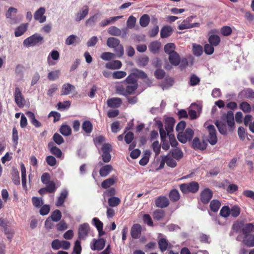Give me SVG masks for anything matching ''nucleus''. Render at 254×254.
<instances>
[{
	"label": "nucleus",
	"mask_w": 254,
	"mask_h": 254,
	"mask_svg": "<svg viewBox=\"0 0 254 254\" xmlns=\"http://www.w3.org/2000/svg\"><path fill=\"white\" fill-rule=\"evenodd\" d=\"M173 79L171 77H167L165 79L164 82L161 84V86L162 87L163 90H164L172 86L173 85Z\"/></svg>",
	"instance_id": "obj_45"
},
{
	"label": "nucleus",
	"mask_w": 254,
	"mask_h": 254,
	"mask_svg": "<svg viewBox=\"0 0 254 254\" xmlns=\"http://www.w3.org/2000/svg\"><path fill=\"white\" fill-rule=\"evenodd\" d=\"M180 188L181 191L184 193L190 192L195 193L198 190L199 185L196 182H191L190 183L182 184Z\"/></svg>",
	"instance_id": "obj_2"
},
{
	"label": "nucleus",
	"mask_w": 254,
	"mask_h": 254,
	"mask_svg": "<svg viewBox=\"0 0 254 254\" xmlns=\"http://www.w3.org/2000/svg\"><path fill=\"white\" fill-rule=\"evenodd\" d=\"M141 232V227L139 224H136L133 225L131 229L130 234L134 239L138 238Z\"/></svg>",
	"instance_id": "obj_18"
},
{
	"label": "nucleus",
	"mask_w": 254,
	"mask_h": 254,
	"mask_svg": "<svg viewBox=\"0 0 254 254\" xmlns=\"http://www.w3.org/2000/svg\"><path fill=\"white\" fill-rule=\"evenodd\" d=\"M60 132L64 136H68L71 132V128L66 125H63L60 128Z\"/></svg>",
	"instance_id": "obj_49"
},
{
	"label": "nucleus",
	"mask_w": 254,
	"mask_h": 254,
	"mask_svg": "<svg viewBox=\"0 0 254 254\" xmlns=\"http://www.w3.org/2000/svg\"><path fill=\"white\" fill-rule=\"evenodd\" d=\"M158 245L162 252L166 251L168 246V241L165 238H161L158 241Z\"/></svg>",
	"instance_id": "obj_46"
},
{
	"label": "nucleus",
	"mask_w": 254,
	"mask_h": 254,
	"mask_svg": "<svg viewBox=\"0 0 254 254\" xmlns=\"http://www.w3.org/2000/svg\"><path fill=\"white\" fill-rule=\"evenodd\" d=\"M14 96V100L16 105L19 108L23 107L25 105V101L19 87H17L15 88Z\"/></svg>",
	"instance_id": "obj_6"
},
{
	"label": "nucleus",
	"mask_w": 254,
	"mask_h": 254,
	"mask_svg": "<svg viewBox=\"0 0 254 254\" xmlns=\"http://www.w3.org/2000/svg\"><path fill=\"white\" fill-rule=\"evenodd\" d=\"M242 231L244 236L250 235V233L254 232V225L252 223L246 224L243 228Z\"/></svg>",
	"instance_id": "obj_33"
},
{
	"label": "nucleus",
	"mask_w": 254,
	"mask_h": 254,
	"mask_svg": "<svg viewBox=\"0 0 254 254\" xmlns=\"http://www.w3.org/2000/svg\"><path fill=\"white\" fill-rule=\"evenodd\" d=\"M116 181V178L112 177L104 181L101 184V186L103 188L107 189L113 185Z\"/></svg>",
	"instance_id": "obj_30"
},
{
	"label": "nucleus",
	"mask_w": 254,
	"mask_h": 254,
	"mask_svg": "<svg viewBox=\"0 0 254 254\" xmlns=\"http://www.w3.org/2000/svg\"><path fill=\"white\" fill-rule=\"evenodd\" d=\"M165 159H166V163L169 167L174 168L176 166L177 163L173 159L168 156H165Z\"/></svg>",
	"instance_id": "obj_62"
},
{
	"label": "nucleus",
	"mask_w": 254,
	"mask_h": 254,
	"mask_svg": "<svg viewBox=\"0 0 254 254\" xmlns=\"http://www.w3.org/2000/svg\"><path fill=\"white\" fill-rule=\"evenodd\" d=\"M21 171V179L22 184L23 187H25L26 186V170L23 163L20 164Z\"/></svg>",
	"instance_id": "obj_43"
},
{
	"label": "nucleus",
	"mask_w": 254,
	"mask_h": 254,
	"mask_svg": "<svg viewBox=\"0 0 254 254\" xmlns=\"http://www.w3.org/2000/svg\"><path fill=\"white\" fill-rule=\"evenodd\" d=\"M164 216V212L162 210H156L153 213V218L155 219L159 220Z\"/></svg>",
	"instance_id": "obj_61"
},
{
	"label": "nucleus",
	"mask_w": 254,
	"mask_h": 254,
	"mask_svg": "<svg viewBox=\"0 0 254 254\" xmlns=\"http://www.w3.org/2000/svg\"><path fill=\"white\" fill-rule=\"evenodd\" d=\"M43 40V37L39 34H35L23 41V45L26 47H33L41 42Z\"/></svg>",
	"instance_id": "obj_1"
},
{
	"label": "nucleus",
	"mask_w": 254,
	"mask_h": 254,
	"mask_svg": "<svg viewBox=\"0 0 254 254\" xmlns=\"http://www.w3.org/2000/svg\"><path fill=\"white\" fill-rule=\"evenodd\" d=\"M53 143L50 142L48 144V147L52 154L55 155L57 157L60 158L62 155L61 150L56 146H53Z\"/></svg>",
	"instance_id": "obj_28"
},
{
	"label": "nucleus",
	"mask_w": 254,
	"mask_h": 254,
	"mask_svg": "<svg viewBox=\"0 0 254 254\" xmlns=\"http://www.w3.org/2000/svg\"><path fill=\"white\" fill-rule=\"evenodd\" d=\"M207 144L204 141H201L197 137H195L192 141V147L195 149L204 150L206 148Z\"/></svg>",
	"instance_id": "obj_14"
},
{
	"label": "nucleus",
	"mask_w": 254,
	"mask_h": 254,
	"mask_svg": "<svg viewBox=\"0 0 254 254\" xmlns=\"http://www.w3.org/2000/svg\"><path fill=\"white\" fill-rule=\"evenodd\" d=\"M192 50L193 54L196 57L201 56L203 53L202 47L200 45L196 44L192 45Z\"/></svg>",
	"instance_id": "obj_38"
},
{
	"label": "nucleus",
	"mask_w": 254,
	"mask_h": 254,
	"mask_svg": "<svg viewBox=\"0 0 254 254\" xmlns=\"http://www.w3.org/2000/svg\"><path fill=\"white\" fill-rule=\"evenodd\" d=\"M173 31L172 27L170 26H165L161 29L160 36L162 38H166L171 35Z\"/></svg>",
	"instance_id": "obj_20"
},
{
	"label": "nucleus",
	"mask_w": 254,
	"mask_h": 254,
	"mask_svg": "<svg viewBox=\"0 0 254 254\" xmlns=\"http://www.w3.org/2000/svg\"><path fill=\"white\" fill-rule=\"evenodd\" d=\"M12 179L15 185H18L20 184L19 174L17 169H13L12 172Z\"/></svg>",
	"instance_id": "obj_41"
},
{
	"label": "nucleus",
	"mask_w": 254,
	"mask_h": 254,
	"mask_svg": "<svg viewBox=\"0 0 254 254\" xmlns=\"http://www.w3.org/2000/svg\"><path fill=\"white\" fill-rule=\"evenodd\" d=\"M169 197L172 201H177L180 198V194L178 191L176 190H172L170 192Z\"/></svg>",
	"instance_id": "obj_55"
},
{
	"label": "nucleus",
	"mask_w": 254,
	"mask_h": 254,
	"mask_svg": "<svg viewBox=\"0 0 254 254\" xmlns=\"http://www.w3.org/2000/svg\"><path fill=\"white\" fill-rule=\"evenodd\" d=\"M28 28V24H22L18 27L15 31V36L16 37H19L22 35L27 30Z\"/></svg>",
	"instance_id": "obj_29"
},
{
	"label": "nucleus",
	"mask_w": 254,
	"mask_h": 254,
	"mask_svg": "<svg viewBox=\"0 0 254 254\" xmlns=\"http://www.w3.org/2000/svg\"><path fill=\"white\" fill-rule=\"evenodd\" d=\"M103 154L102 155V160L105 163L109 162L111 158L110 152L111 151V146L110 144L106 143L103 145L102 147Z\"/></svg>",
	"instance_id": "obj_8"
},
{
	"label": "nucleus",
	"mask_w": 254,
	"mask_h": 254,
	"mask_svg": "<svg viewBox=\"0 0 254 254\" xmlns=\"http://www.w3.org/2000/svg\"><path fill=\"white\" fill-rule=\"evenodd\" d=\"M201 110V107L196 104H192L189 110V115L190 119H194L197 118L196 112Z\"/></svg>",
	"instance_id": "obj_15"
},
{
	"label": "nucleus",
	"mask_w": 254,
	"mask_h": 254,
	"mask_svg": "<svg viewBox=\"0 0 254 254\" xmlns=\"http://www.w3.org/2000/svg\"><path fill=\"white\" fill-rule=\"evenodd\" d=\"M137 79V77L135 75L134 72H133V71L132 70L131 72L127 77L125 81L128 84L137 83V82H136Z\"/></svg>",
	"instance_id": "obj_51"
},
{
	"label": "nucleus",
	"mask_w": 254,
	"mask_h": 254,
	"mask_svg": "<svg viewBox=\"0 0 254 254\" xmlns=\"http://www.w3.org/2000/svg\"><path fill=\"white\" fill-rule=\"evenodd\" d=\"M212 196V191L209 189H206L201 193V200L203 203H207Z\"/></svg>",
	"instance_id": "obj_16"
},
{
	"label": "nucleus",
	"mask_w": 254,
	"mask_h": 254,
	"mask_svg": "<svg viewBox=\"0 0 254 254\" xmlns=\"http://www.w3.org/2000/svg\"><path fill=\"white\" fill-rule=\"evenodd\" d=\"M126 75V72L121 70L115 71L112 74L113 77L114 79H121L125 77Z\"/></svg>",
	"instance_id": "obj_57"
},
{
	"label": "nucleus",
	"mask_w": 254,
	"mask_h": 254,
	"mask_svg": "<svg viewBox=\"0 0 254 254\" xmlns=\"http://www.w3.org/2000/svg\"><path fill=\"white\" fill-rule=\"evenodd\" d=\"M155 204L158 207L164 208L168 206L169 201L167 197L160 196L155 200Z\"/></svg>",
	"instance_id": "obj_13"
},
{
	"label": "nucleus",
	"mask_w": 254,
	"mask_h": 254,
	"mask_svg": "<svg viewBox=\"0 0 254 254\" xmlns=\"http://www.w3.org/2000/svg\"><path fill=\"white\" fill-rule=\"evenodd\" d=\"M75 89V87L69 84H64L62 88V95H67L70 94V92Z\"/></svg>",
	"instance_id": "obj_24"
},
{
	"label": "nucleus",
	"mask_w": 254,
	"mask_h": 254,
	"mask_svg": "<svg viewBox=\"0 0 254 254\" xmlns=\"http://www.w3.org/2000/svg\"><path fill=\"white\" fill-rule=\"evenodd\" d=\"M122 104V100L119 98H112L107 100V105L111 108H118Z\"/></svg>",
	"instance_id": "obj_21"
},
{
	"label": "nucleus",
	"mask_w": 254,
	"mask_h": 254,
	"mask_svg": "<svg viewBox=\"0 0 254 254\" xmlns=\"http://www.w3.org/2000/svg\"><path fill=\"white\" fill-rule=\"evenodd\" d=\"M215 125L217 127L219 131L222 134H227V127L226 124L222 121H217Z\"/></svg>",
	"instance_id": "obj_32"
},
{
	"label": "nucleus",
	"mask_w": 254,
	"mask_h": 254,
	"mask_svg": "<svg viewBox=\"0 0 254 254\" xmlns=\"http://www.w3.org/2000/svg\"><path fill=\"white\" fill-rule=\"evenodd\" d=\"M221 33L224 36H228L232 33V29L229 26H223L220 30Z\"/></svg>",
	"instance_id": "obj_63"
},
{
	"label": "nucleus",
	"mask_w": 254,
	"mask_h": 254,
	"mask_svg": "<svg viewBox=\"0 0 254 254\" xmlns=\"http://www.w3.org/2000/svg\"><path fill=\"white\" fill-rule=\"evenodd\" d=\"M92 224L94 225L97 228L98 231L99 236L100 237L103 235L105 234V232L103 229V224L101 221H100V220L98 218L96 217L93 218Z\"/></svg>",
	"instance_id": "obj_17"
},
{
	"label": "nucleus",
	"mask_w": 254,
	"mask_h": 254,
	"mask_svg": "<svg viewBox=\"0 0 254 254\" xmlns=\"http://www.w3.org/2000/svg\"><path fill=\"white\" fill-rule=\"evenodd\" d=\"M240 108L244 112L249 113L252 111L251 105L247 102H242L240 105Z\"/></svg>",
	"instance_id": "obj_47"
},
{
	"label": "nucleus",
	"mask_w": 254,
	"mask_h": 254,
	"mask_svg": "<svg viewBox=\"0 0 254 254\" xmlns=\"http://www.w3.org/2000/svg\"><path fill=\"white\" fill-rule=\"evenodd\" d=\"M112 166L110 165L103 166L100 170L99 174L101 177H106L112 170Z\"/></svg>",
	"instance_id": "obj_26"
},
{
	"label": "nucleus",
	"mask_w": 254,
	"mask_h": 254,
	"mask_svg": "<svg viewBox=\"0 0 254 254\" xmlns=\"http://www.w3.org/2000/svg\"><path fill=\"white\" fill-rule=\"evenodd\" d=\"M62 217V213L61 211L59 210H56L54 211L51 216L49 217L50 219H51L53 221L58 222L59 221Z\"/></svg>",
	"instance_id": "obj_50"
},
{
	"label": "nucleus",
	"mask_w": 254,
	"mask_h": 254,
	"mask_svg": "<svg viewBox=\"0 0 254 254\" xmlns=\"http://www.w3.org/2000/svg\"><path fill=\"white\" fill-rule=\"evenodd\" d=\"M161 47V43L158 41H154L150 43L149 48L150 51L153 53H157L159 52Z\"/></svg>",
	"instance_id": "obj_36"
},
{
	"label": "nucleus",
	"mask_w": 254,
	"mask_h": 254,
	"mask_svg": "<svg viewBox=\"0 0 254 254\" xmlns=\"http://www.w3.org/2000/svg\"><path fill=\"white\" fill-rule=\"evenodd\" d=\"M120 44V41L114 37L109 38L107 41V45L109 47L115 48L119 44Z\"/></svg>",
	"instance_id": "obj_35"
},
{
	"label": "nucleus",
	"mask_w": 254,
	"mask_h": 254,
	"mask_svg": "<svg viewBox=\"0 0 254 254\" xmlns=\"http://www.w3.org/2000/svg\"><path fill=\"white\" fill-rule=\"evenodd\" d=\"M220 214L224 217H227L230 215V210L228 206H223L220 211Z\"/></svg>",
	"instance_id": "obj_59"
},
{
	"label": "nucleus",
	"mask_w": 254,
	"mask_h": 254,
	"mask_svg": "<svg viewBox=\"0 0 254 254\" xmlns=\"http://www.w3.org/2000/svg\"><path fill=\"white\" fill-rule=\"evenodd\" d=\"M175 123V120L173 118L168 117L165 119V127L168 134L173 130Z\"/></svg>",
	"instance_id": "obj_12"
},
{
	"label": "nucleus",
	"mask_w": 254,
	"mask_h": 254,
	"mask_svg": "<svg viewBox=\"0 0 254 254\" xmlns=\"http://www.w3.org/2000/svg\"><path fill=\"white\" fill-rule=\"evenodd\" d=\"M243 243L248 247H254V235L245 236Z\"/></svg>",
	"instance_id": "obj_31"
},
{
	"label": "nucleus",
	"mask_w": 254,
	"mask_h": 254,
	"mask_svg": "<svg viewBox=\"0 0 254 254\" xmlns=\"http://www.w3.org/2000/svg\"><path fill=\"white\" fill-rule=\"evenodd\" d=\"M221 206V203L219 201L213 199L210 203V208L213 212H217Z\"/></svg>",
	"instance_id": "obj_42"
},
{
	"label": "nucleus",
	"mask_w": 254,
	"mask_h": 254,
	"mask_svg": "<svg viewBox=\"0 0 254 254\" xmlns=\"http://www.w3.org/2000/svg\"><path fill=\"white\" fill-rule=\"evenodd\" d=\"M68 191L66 189L63 190L62 191L60 196L58 197L56 202V205L57 206H62L64 204L65 198L68 195Z\"/></svg>",
	"instance_id": "obj_22"
},
{
	"label": "nucleus",
	"mask_w": 254,
	"mask_h": 254,
	"mask_svg": "<svg viewBox=\"0 0 254 254\" xmlns=\"http://www.w3.org/2000/svg\"><path fill=\"white\" fill-rule=\"evenodd\" d=\"M192 17H188L185 20L179 25L178 28L180 30H183L193 27L198 26L199 25L198 23H190Z\"/></svg>",
	"instance_id": "obj_10"
},
{
	"label": "nucleus",
	"mask_w": 254,
	"mask_h": 254,
	"mask_svg": "<svg viewBox=\"0 0 254 254\" xmlns=\"http://www.w3.org/2000/svg\"><path fill=\"white\" fill-rule=\"evenodd\" d=\"M53 250H58L62 248L64 250H68L70 247V243L66 241H60L58 239L53 240L51 244Z\"/></svg>",
	"instance_id": "obj_5"
},
{
	"label": "nucleus",
	"mask_w": 254,
	"mask_h": 254,
	"mask_svg": "<svg viewBox=\"0 0 254 254\" xmlns=\"http://www.w3.org/2000/svg\"><path fill=\"white\" fill-rule=\"evenodd\" d=\"M115 58V54L110 52H104L101 55V58L104 61H110Z\"/></svg>",
	"instance_id": "obj_53"
},
{
	"label": "nucleus",
	"mask_w": 254,
	"mask_h": 254,
	"mask_svg": "<svg viewBox=\"0 0 254 254\" xmlns=\"http://www.w3.org/2000/svg\"><path fill=\"white\" fill-rule=\"evenodd\" d=\"M59 58L60 55L59 52L57 51L54 50L50 53L48 57V63L50 65H53L55 63H54L51 60L57 61L59 60Z\"/></svg>",
	"instance_id": "obj_25"
},
{
	"label": "nucleus",
	"mask_w": 254,
	"mask_h": 254,
	"mask_svg": "<svg viewBox=\"0 0 254 254\" xmlns=\"http://www.w3.org/2000/svg\"><path fill=\"white\" fill-rule=\"evenodd\" d=\"M172 155L174 158L178 160L183 157V153L181 149L177 148L172 150Z\"/></svg>",
	"instance_id": "obj_54"
},
{
	"label": "nucleus",
	"mask_w": 254,
	"mask_h": 254,
	"mask_svg": "<svg viewBox=\"0 0 254 254\" xmlns=\"http://www.w3.org/2000/svg\"><path fill=\"white\" fill-rule=\"evenodd\" d=\"M194 132L192 129L187 128L185 131L179 132L177 135L178 140L183 143L190 141L193 137Z\"/></svg>",
	"instance_id": "obj_3"
},
{
	"label": "nucleus",
	"mask_w": 254,
	"mask_h": 254,
	"mask_svg": "<svg viewBox=\"0 0 254 254\" xmlns=\"http://www.w3.org/2000/svg\"><path fill=\"white\" fill-rule=\"evenodd\" d=\"M121 199L116 196L111 197L108 199V204L111 207H116L121 203Z\"/></svg>",
	"instance_id": "obj_37"
},
{
	"label": "nucleus",
	"mask_w": 254,
	"mask_h": 254,
	"mask_svg": "<svg viewBox=\"0 0 254 254\" xmlns=\"http://www.w3.org/2000/svg\"><path fill=\"white\" fill-rule=\"evenodd\" d=\"M137 83L131 84V85L127 86L125 89L126 96L133 94L137 89Z\"/></svg>",
	"instance_id": "obj_44"
},
{
	"label": "nucleus",
	"mask_w": 254,
	"mask_h": 254,
	"mask_svg": "<svg viewBox=\"0 0 254 254\" xmlns=\"http://www.w3.org/2000/svg\"><path fill=\"white\" fill-rule=\"evenodd\" d=\"M223 118L226 120L229 130L232 131L235 128V122L233 112L231 111L227 113L223 116Z\"/></svg>",
	"instance_id": "obj_7"
},
{
	"label": "nucleus",
	"mask_w": 254,
	"mask_h": 254,
	"mask_svg": "<svg viewBox=\"0 0 254 254\" xmlns=\"http://www.w3.org/2000/svg\"><path fill=\"white\" fill-rule=\"evenodd\" d=\"M105 245V240L103 239L98 240L93 239L91 244V249L93 251H100L102 250Z\"/></svg>",
	"instance_id": "obj_9"
},
{
	"label": "nucleus",
	"mask_w": 254,
	"mask_h": 254,
	"mask_svg": "<svg viewBox=\"0 0 254 254\" xmlns=\"http://www.w3.org/2000/svg\"><path fill=\"white\" fill-rule=\"evenodd\" d=\"M150 155L151 152L149 150L145 151L143 157L139 161V164L142 166L146 165L149 161Z\"/></svg>",
	"instance_id": "obj_39"
},
{
	"label": "nucleus",
	"mask_w": 254,
	"mask_h": 254,
	"mask_svg": "<svg viewBox=\"0 0 254 254\" xmlns=\"http://www.w3.org/2000/svg\"><path fill=\"white\" fill-rule=\"evenodd\" d=\"M208 41L212 45L217 46L220 42V38L218 35H212L209 37Z\"/></svg>",
	"instance_id": "obj_40"
},
{
	"label": "nucleus",
	"mask_w": 254,
	"mask_h": 254,
	"mask_svg": "<svg viewBox=\"0 0 254 254\" xmlns=\"http://www.w3.org/2000/svg\"><path fill=\"white\" fill-rule=\"evenodd\" d=\"M108 32L110 34L114 36H119L121 34V30L114 26L109 28Z\"/></svg>",
	"instance_id": "obj_58"
},
{
	"label": "nucleus",
	"mask_w": 254,
	"mask_h": 254,
	"mask_svg": "<svg viewBox=\"0 0 254 254\" xmlns=\"http://www.w3.org/2000/svg\"><path fill=\"white\" fill-rule=\"evenodd\" d=\"M122 63L118 60L114 61L107 63L105 65L106 68L111 69H120L122 67Z\"/></svg>",
	"instance_id": "obj_23"
},
{
	"label": "nucleus",
	"mask_w": 254,
	"mask_h": 254,
	"mask_svg": "<svg viewBox=\"0 0 254 254\" xmlns=\"http://www.w3.org/2000/svg\"><path fill=\"white\" fill-rule=\"evenodd\" d=\"M204 127L207 128L209 132L207 137L208 141L211 145H215L217 142V137L214 126L213 125H208L207 123H205Z\"/></svg>",
	"instance_id": "obj_4"
},
{
	"label": "nucleus",
	"mask_w": 254,
	"mask_h": 254,
	"mask_svg": "<svg viewBox=\"0 0 254 254\" xmlns=\"http://www.w3.org/2000/svg\"><path fill=\"white\" fill-rule=\"evenodd\" d=\"M32 201L33 204L36 207H40L43 204V201L41 198L33 197Z\"/></svg>",
	"instance_id": "obj_60"
},
{
	"label": "nucleus",
	"mask_w": 254,
	"mask_h": 254,
	"mask_svg": "<svg viewBox=\"0 0 254 254\" xmlns=\"http://www.w3.org/2000/svg\"><path fill=\"white\" fill-rule=\"evenodd\" d=\"M90 227L88 223H84L80 225L78 229V236L79 239L85 238L89 232Z\"/></svg>",
	"instance_id": "obj_11"
},
{
	"label": "nucleus",
	"mask_w": 254,
	"mask_h": 254,
	"mask_svg": "<svg viewBox=\"0 0 254 254\" xmlns=\"http://www.w3.org/2000/svg\"><path fill=\"white\" fill-rule=\"evenodd\" d=\"M135 75L138 78L146 79L147 78V74L143 71L137 69L136 68L132 69Z\"/></svg>",
	"instance_id": "obj_52"
},
{
	"label": "nucleus",
	"mask_w": 254,
	"mask_h": 254,
	"mask_svg": "<svg viewBox=\"0 0 254 254\" xmlns=\"http://www.w3.org/2000/svg\"><path fill=\"white\" fill-rule=\"evenodd\" d=\"M83 130L87 133H90L92 130V125L89 121H85L82 126Z\"/></svg>",
	"instance_id": "obj_48"
},
{
	"label": "nucleus",
	"mask_w": 254,
	"mask_h": 254,
	"mask_svg": "<svg viewBox=\"0 0 254 254\" xmlns=\"http://www.w3.org/2000/svg\"><path fill=\"white\" fill-rule=\"evenodd\" d=\"M169 60L170 64L174 66L178 65L181 62L180 56L177 52L169 55Z\"/></svg>",
	"instance_id": "obj_19"
},
{
	"label": "nucleus",
	"mask_w": 254,
	"mask_h": 254,
	"mask_svg": "<svg viewBox=\"0 0 254 254\" xmlns=\"http://www.w3.org/2000/svg\"><path fill=\"white\" fill-rule=\"evenodd\" d=\"M176 46L174 43H170L165 45L164 50L165 52L168 55H171L175 53Z\"/></svg>",
	"instance_id": "obj_34"
},
{
	"label": "nucleus",
	"mask_w": 254,
	"mask_h": 254,
	"mask_svg": "<svg viewBox=\"0 0 254 254\" xmlns=\"http://www.w3.org/2000/svg\"><path fill=\"white\" fill-rule=\"evenodd\" d=\"M115 49L116 52L115 56L117 57H121L124 54V50L123 46L121 44H119Z\"/></svg>",
	"instance_id": "obj_56"
},
{
	"label": "nucleus",
	"mask_w": 254,
	"mask_h": 254,
	"mask_svg": "<svg viewBox=\"0 0 254 254\" xmlns=\"http://www.w3.org/2000/svg\"><path fill=\"white\" fill-rule=\"evenodd\" d=\"M80 42L79 38L74 35L69 36L65 40V43L66 45H71L76 44Z\"/></svg>",
	"instance_id": "obj_27"
},
{
	"label": "nucleus",
	"mask_w": 254,
	"mask_h": 254,
	"mask_svg": "<svg viewBox=\"0 0 254 254\" xmlns=\"http://www.w3.org/2000/svg\"><path fill=\"white\" fill-rule=\"evenodd\" d=\"M211 44H207L204 47V52L207 55H211L214 52V48Z\"/></svg>",
	"instance_id": "obj_64"
}]
</instances>
